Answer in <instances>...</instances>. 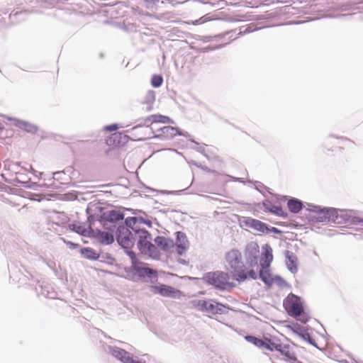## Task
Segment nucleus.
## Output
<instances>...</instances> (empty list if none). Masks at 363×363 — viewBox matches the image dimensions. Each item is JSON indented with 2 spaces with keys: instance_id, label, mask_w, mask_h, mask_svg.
I'll list each match as a JSON object with an SVG mask.
<instances>
[{
  "instance_id": "17",
  "label": "nucleus",
  "mask_w": 363,
  "mask_h": 363,
  "mask_svg": "<svg viewBox=\"0 0 363 363\" xmlns=\"http://www.w3.org/2000/svg\"><path fill=\"white\" fill-rule=\"evenodd\" d=\"M285 257H286V264L288 267V269L291 271L294 272L296 270V262H297V257L296 256L291 252L287 250L285 252Z\"/></svg>"
},
{
  "instance_id": "13",
  "label": "nucleus",
  "mask_w": 363,
  "mask_h": 363,
  "mask_svg": "<svg viewBox=\"0 0 363 363\" xmlns=\"http://www.w3.org/2000/svg\"><path fill=\"white\" fill-rule=\"evenodd\" d=\"M152 291L155 294H159L162 296L173 297L177 294V291L169 286L161 284L159 286H152Z\"/></svg>"
},
{
  "instance_id": "12",
  "label": "nucleus",
  "mask_w": 363,
  "mask_h": 363,
  "mask_svg": "<svg viewBox=\"0 0 363 363\" xmlns=\"http://www.w3.org/2000/svg\"><path fill=\"white\" fill-rule=\"evenodd\" d=\"M173 121L168 116L161 114H154L149 116L144 120V124L147 127H150L154 123H172Z\"/></svg>"
},
{
  "instance_id": "33",
  "label": "nucleus",
  "mask_w": 363,
  "mask_h": 363,
  "mask_svg": "<svg viewBox=\"0 0 363 363\" xmlns=\"http://www.w3.org/2000/svg\"><path fill=\"white\" fill-rule=\"evenodd\" d=\"M127 253L129 255V256L132 258V259H134L135 257V255L133 252L132 251H128Z\"/></svg>"
},
{
  "instance_id": "3",
  "label": "nucleus",
  "mask_w": 363,
  "mask_h": 363,
  "mask_svg": "<svg viewBox=\"0 0 363 363\" xmlns=\"http://www.w3.org/2000/svg\"><path fill=\"white\" fill-rule=\"evenodd\" d=\"M262 250L263 252L260 259L259 278L266 284L271 285L273 282V279L268 268L273 260L272 248L269 244H265L262 246Z\"/></svg>"
},
{
  "instance_id": "35",
  "label": "nucleus",
  "mask_w": 363,
  "mask_h": 363,
  "mask_svg": "<svg viewBox=\"0 0 363 363\" xmlns=\"http://www.w3.org/2000/svg\"><path fill=\"white\" fill-rule=\"evenodd\" d=\"M347 213L345 212V211H341V214H340V216H347Z\"/></svg>"
},
{
  "instance_id": "21",
  "label": "nucleus",
  "mask_w": 363,
  "mask_h": 363,
  "mask_svg": "<svg viewBox=\"0 0 363 363\" xmlns=\"http://www.w3.org/2000/svg\"><path fill=\"white\" fill-rule=\"evenodd\" d=\"M15 125L28 133H33L37 131V127L35 125L26 121H17L15 123Z\"/></svg>"
},
{
  "instance_id": "2",
  "label": "nucleus",
  "mask_w": 363,
  "mask_h": 363,
  "mask_svg": "<svg viewBox=\"0 0 363 363\" xmlns=\"http://www.w3.org/2000/svg\"><path fill=\"white\" fill-rule=\"evenodd\" d=\"M138 222L136 218H131L127 220V225H129L138 238V247L141 253L147 255L151 257L157 258L160 254L155 245L151 242L152 237L147 230L145 229H137L136 227L131 226L135 225Z\"/></svg>"
},
{
  "instance_id": "26",
  "label": "nucleus",
  "mask_w": 363,
  "mask_h": 363,
  "mask_svg": "<svg viewBox=\"0 0 363 363\" xmlns=\"http://www.w3.org/2000/svg\"><path fill=\"white\" fill-rule=\"evenodd\" d=\"M71 227L72 230L80 235H84L86 233V229L83 225L75 223L72 224Z\"/></svg>"
},
{
  "instance_id": "27",
  "label": "nucleus",
  "mask_w": 363,
  "mask_h": 363,
  "mask_svg": "<svg viewBox=\"0 0 363 363\" xmlns=\"http://www.w3.org/2000/svg\"><path fill=\"white\" fill-rule=\"evenodd\" d=\"M188 247L185 242L177 243L176 252L179 255H182L186 252Z\"/></svg>"
},
{
  "instance_id": "16",
  "label": "nucleus",
  "mask_w": 363,
  "mask_h": 363,
  "mask_svg": "<svg viewBox=\"0 0 363 363\" xmlns=\"http://www.w3.org/2000/svg\"><path fill=\"white\" fill-rule=\"evenodd\" d=\"M155 242L158 247L166 252L174 247L173 241L164 237L158 236L155 239Z\"/></svg>"
},
{
  "instance_id": "32",
  "label": "nucleus",
  "mask_w": 363,
  "mask_h": 363,
  "mask_svg": "<svg viewBox=\"0 0 363 363\" xmlns=\"http://www.w3.org/2000/svg\"><path fill=\"white\" fill-rule=\"evenodd\" d=\"M145 2L151 4H155L157 2H158V0H144Z\"/></svg>"
},
{
  "instance_id": "22",
  "label": "nucleus",
  "mask_w": 363,
  "mask_h": 363,
  "mask_svg": "<svg viewBox=\"0 0 363 363\" xmlns=\"http://www.w3.org/2000/svg\"><path fill=\"white\" fill-rule=\"evenodd\" d=\"M81 253L85 258L89 259H97L99 257V255L89 247L82 249Z\"/></svg>"
},
{
  "instance_id": "19",
  "label": "nucleus",
  "mask_w": 363,
  "mask_h": 363,
  "mask_svg": "<svg viewBox=\"0 0 363 363\" xmlns=\"http://www.w3.org/2000/svg\"><path fill=\"white\" fill-rule=\"evenodd\" d=\"M289 210L293 213H298L303 208V203L297 199H291L287 202Z\"/></svg>"
},
{
  "instance_id": "23",
  "label": "nucleus",
  "mask_w": 363,
  "mask_h": 363,
  "mask_svg": "<svg viewBox=\"0 0 363 363\" xmlns=\"http://www.w3.org/2000/svg\"><path fill=\"white\" fill-rule=\"evenodd\" d=\"M245 339L249 342L253 344L254 345L257 346V347L264 350V345H265V340L259 339L258 337H256L252 336V335L246 336Z\"/></svg>"
},
{
  "instance_id": "31",
  "label": "nucleus",
  "mask_w": 363,
  "mask_h": 363,
  "mask_svg": "<svg viewBox=\"0 0 363 363\" xmlns=\"http://www.w3.org/2000/svg\"><path fill=\"white\" fill-rule=\"evenodd\" d=\"M121 137V133H114L111 136V138H113L114 140L120 138Z\"/></svg>"
},
{
  "instance_id": "1",
  "label": "nucleus",
  "mask_w": 363,
  "mask_h": 363,
  "mask_svg": "<svg viewBox=\"0 0 363 363\" xmlns=\"http://www.w3.org/2000/svg\"><path fill=\"white\" fill-rule=\"evenodd\" d=\"M225 258L230 269L233 279L242 282L247 279H257V272L254 269H246L245 265L242 261V254L239 250L233 249L228 251Z\"/></svg>"
},
{
  "instance_id": "5",
  "label": "nucleus",
  "mask_w": 363,
  "mask_h": 363,
  "mask_svg": "<svg viewBox=\"0 0 363 363\" xmlns=\"http://www.w3.org/2000/svg\"><path fill=\"white\" fill-rule=\"evenodd\" d=\"M246 269L258 267V257L259 255V247L256 242L248 243L243 252Z\"/></svg>"
},
{
  "instance_id": "11",
  "label": "nucleus",
  "mask_w": 363,
  "mask_h": 363,
  "mask_svg": "<svg viewBox=\"0 0 363 363\" xmlns=\"http://www.w3.org/2000/svg\"><path fill=\"white\" fill-rule=\"evenodd\" d=\"M110 352L113 357L123 363H136L130 354L125 350L118 347H111Z\"/></svg>"
},
{
  "instance_id": "18",
  "label": "nucleus",
  "mask_w": 363,
  "mask_h": 363,
  "mask_svg": "<svg viewBox=\"0 0 363 363\" xmlns=\"http://www.w3.org/2000/svg\"><path fill=\"white\" fill-rule=\"evenodd\" d=\"M349 142L350 140L346 138H333L327 142L326 147L328 150L333 148H342L343 145Z\"/></svg>"
},
{
  "instance_id": "14",
  "label": "nucleus",
  "mask_w": 363,
  "mask_h": 363,
  "mask_svg": "<svg viewBox=\"0 0 363 363\" xmlns=\"http://www.w3.org/2000/svg\"><path fill=\"white\" fill-rule=\"evenodd\" d=\"M181 135L178 128L172 126H164L158 130L157 136L164 139L169 140L177 135Z\"/></svg>"
},
{
  "instance_id": "6",
  "label": "nucleus",
  "mask_w": 363,
  "mask_h": 363,
  "mask_svg": "<svg viewBox=\"0 0 363 363\" xmlns=\"http://www.w3.org/2000/svg\"><path fill=\"white\" fill-rule=\"evenodd\" d=\"M283 305L287 313L292 317L297 318L303 313V306L300 298L293 294L286 296Z\"/></svg>"
},
{
  "instance_id": "8",
  "label": "nucleus",
  "mask_w": 363,
  "mask_h": 363,
  "mask_svg": "<svg viewBox=\"0 0 363 363\" xmlns=\"http://www.w3.org/2000/svg\"><path fill=\"white\" fill-rule=\"evenodd\" d=\"M295 348L296 346L294 344L279 342L277 352H279L286 361L291 363H296L298 362V359Z\"/></svg>"
},
{
  "instance_id": "34",
  "label": "nucleus",
  "mask_w": 363,
  "mask_h": 363,
  "mask_svg": "<svg viewBox=\"0 0 363 363\" xmlns=\"http://www.w3.org/2000/svg\"><path fill=\"white\" fill-rule=\"evenodd\" d=\"M201 19H199V20H196L195 21H193V22H192V24H193V25H198L199 23H201Z\"/></svg>"
},
{
  "instance_id": "15",
  "label": "nucleus",
  "mask_w": 363,
  "mask_h": 363,
  "mask_svg": "<svg viewBox=\"0 0 363 363\" xmlns=\"http://www.w3.org/2000/svg\"><path fill=\"white\" fill-rule=\"evenodd\" d=\"M336 211L333 208L322 209L318 212L317 216H314L313 219L318 222H326L333 220Z\"/></svg>"
},
{
  "instance_id": "4",
  "label": "nucleus",
  "mask_w": 363,
  "mask_h": 363,
  "mask_svg": "<svg viewBox=\"0 0 363 363\" xmlns=\"http://www.w3.org/2000/svg\"><path fill=\"white\" fill-rule=\"evenodd\" d=\"M205 279L208 284L220 289H227L235 286V284L230 281L228 273L224 272L217 271L208 273L206 275Z\"/></svg>"
},
{
  "instance_id": "9",
  "label": "nucleus",
  "mask_w": 363,
  "mask_h": 363,
  "mask_svg": "<svg viewBox=\"0 0 363 363\" xmlns=\"http://www.w3.org/2000/svg\"><path fill=\"white\" fill-rule=\"evenodd\" d=\"M116 240L122 247L127 250L130 249L134 245L132 233L125 227L118 229Z\"/></svg>"
},
{
  "instance_id": "28",
  "label": "nucleus",
  "mask_w": 363,
  "mask_h": 363,
  "mask_svg": "<svg viewBox=\"0 0 363 363\" xmlns=\"http://www.w3.org/2000/svg\"><path fill=\"white\" fill-rule=\"evenodd\" d=\"M185 242L186 245L189 246V241L186 238V236L184 233L178 232L177 233V243H183Z\"/></svg>"
},
{
  "instance_id": "10",
  "label": "nucleus",
  "mask_w": 363,
  "mask_h": 363,
  "mask_svg": "<svg viewBox=\"0 0 363 363\" xmlns=\"http://www.w3.org/2000/svg\"><path fill=\"white\" fill-rule=\"evenodd\" d=\"M243 223L245 227L252 228L257 232L261 233H267L269 232L267 225L260 220L252 218H245L243 220Z\"/></svg>"
},
{
  "instance_id": "20",
  "label": "nucleus",
  "mask_w": 363,
  "mask_h": 363,
  "mask_svg": "<svg viewBox=\"0 0 363 363\" xmlns=\"http://www.w3.org/2000/svg\"><path fill=\"white\" fill-rule=\"evenodd\" d=\"M97 238L101 243L105 245L111 244L114 240L113 235L109 232L99 231Z\"/></svg>"
},
{
  "instance_id": "30",
  "label": "nucleus",
  "mask_w": 363,
  "mask_h": 363,
  "mask_svg": "<svg viewBox=\"0 0 363 363\" xmlns=\"http://www.w3.org/2000/svg\"><path fill=\"white\" fill-rule=\"evenodd\" d=\"M274 212L276 214H277L279 216H283V214H284L282 208L280 207H276V211Z\"/></svg>"
},
{
  "instance_id": "7",
  "label": "nucleus",
  "mask_w": 363,
  "mask_h": 363,
  "mask_svg": "<svg viewBox=\"0 0 363 363\" xmlns=\"http://www.w3.org/2000/svg\"><path fill=\"white\" fill-rule=\"evenodd\" d=\"M193 306L198 310L210 314L222 313L223 305L212 300H196L192 301Z\"/></svg>"
},
{
  "instance_id": "29",
  "label": "nucleus",
  "mask_w": 363,
  "mask_h": 363,
  "mask_svg": "<svg viewBox=\"0 0 363 363\" xmlns=\"http://www.w3.org/2000/svg\"><path fill=\"white\" fill-rule=\"evenodd\" d=\"M118 129L117 124H112L104 127V130L106 131H115Z\"/></svg>"
},
{
  "instance_id": "24",
  "label": "nucleus",
  "mask_w": 363,
  "mask_h": 363,
  "mask_svg": "<svg viewBox=\"0 0 363 363\" xmlns=\"http://www.w3.org/2000/svg\"><path fill=\"white\" fill-rule=\"evenodd\" d=\"M279 344V341H274L271 339L266 338L264 350H267L271 352L277 351Z\"/></svg>"
},
{
  "instance_id": "25",
  "label": "nucleus",
  "mask_w": 363,
  "mask_h": 363,
  "mask_svg": "<svg viewBox=\"0 0 363 363\" xmlns=\"http://www.w3.org/2000/svg\"><path fill=\"white\" fill-rule=\"evenodd\" d=\"M163 82V79L162 76L155 74L152 76L151 79V84L153 87L157 88L160 87Z\"/></svg>"
}]
</instances>
